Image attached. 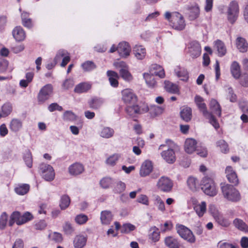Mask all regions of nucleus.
Listing matches in <instances>:
<instances>
[{
	"label": "nucleus",
	"instance_id": "1",
	"mask_svg": "<svg viewBox=\"0 0 248 248\" xmlns=\"http://www.w3.org/2000/svg\"><path fill=\"white\" fill-rule=\"evenodd\" d=\"M177 147V145L171 140L167 139L164 144L159 146V150H164L161 153V156L167 163L172 164L176 160V156L174 151Z\"/></svg>",
	"mask_w": 248,
	"mask_h": 248
},
{
	"label": "nucleus",
	"instance_id": "2",
	"mask_svg": "<svg viewBox=\"0 0 248 248\" xmlns=\"http://www.w3.org/2000/svg\"><path fill=\"white\" fill-rule=\"evenodd\" d=\"M221 189L223 197L227 200L232 202H237L240 200V192L232 185L221 184Z\"/></svg>",
	"mask_w": 248,
	"mask_h": 248
},
{
	"label": "nucleus",
	"instance_id": "3",
	"mask_svg": "<svg viewBox=\"0 0 248 248\" xmlns=\"http://www.w3.org/2000/svg\"><path fill=\"white\" fill-rule=\"evenodd\" d=\"M195 101L200 111L203 115L209 119L211 124L217 129L219 127V124L213 116L207 109L206 104L203 102V99L200 96H196Z\"/></svg>",
	"mask_w": 248,
	"mask_h": 248
},
{
	"label": "nucleus",
	"instance_id": "4",
	"mask_svg": "<svg viewBox=\"0 0 248 248\" xmlns=\"http://www.w3.org/2000/svg\"><path fill=\"white\" fill-rule=\"evenodd\" d=\"M202 189L205 194L211 197L215 196L217 193V189L214 181L208 177H204L202 179Z\"/></svg>",
	"mask_w": 248,
	"mask_h": 248
},
{
	"label": "nucleus",
	"instance_id": "5",
	"mask_svg": "<svg viewBox=\"0 0 248 248\" xmlns=\"http://www.w3.org/2000/svg\"><path fill=\"white\" fill-rule=\"evenodd\" d=\"M227 16L228 21L233 24L237 19L239 14V5L236 1H232L229 4L227 10Z\"/></svg>",
	"mask_w": 248,
	"mask_h": 248
},
{
	"label": "nucleus",
	"instance_id": "6",
	"mask_svg": "<svg viewBox=\"0 0 248 248\" xmlns=\"http://www.w3.org/2000/svg\"><path fill=\"white\" fill-rule=\"evenodd\" d=\"M39 171L42 177L47 181H51L55 177L54 170L50 165L41 163L39 166Z\"/></svg>",
	"mask_w": 248,
	"mask_h": 248
},
{
	"label": "nucleus",
	"instance_id": "7",
	"mask_svg": "<svg viewBox=\"0 0 248 248\" xmlns=\"http://www.w3.org/2000/svg\"><path fill=\"white\" fill-rule=\"evenodd\" d=\"M170 24L173 29L179 31L184 30L186 26L184 16L178 12L172 13Z\"/></svg>",
	"mask_w": 248,
	"mask_h": 248
},
{
	"label": "nucleus",
	"instance_id": "8",
	"mask_svg": "<svg viewBox=\"0 0 248 248\" xmlns=\"http://www.w3.org/2000/svg\"><path fill=\"white\" fill-rule=\"evenodd\" d=\"M53 90V86L51 84L44 86L39 91L37 95L38 103L42 104L48 100L52 95Z\"/></svg>",
	"mask_w": 248,
	"mask_h": 248
},
{
	"label": "nucleus",
	"instance_id": "9",
	"mask_svg": "<svg viewBox=\"0 0 248 248\" xmlns=\"http://www.w3.org/2000/svg\"><path fill=\"white\" fill-rule=\"evenodd\" d=\"M176 230L177 233L184 239L191 243L195 242V237L194 234L188 228L183 225H177Z\"/></svg>",
	"mask_w": 248,
	"mask_h": 248
},
{
	"label": "nucleus",
	"instance_id": "10",
	"mask_svg": "<svg viewBox=\"0 0 248 248\" xmlns=\"http://www.w3.org/2000/svg\"><path fill=\"white\" fill-rule=\"evenodd\" d=\"M173 185L172 181L169 177L166 176H162L156 184L157 188L165 192L170 191Z\"/></svg>",
	"mask_w": 248,
	"mask_h": 248
},
{
	"label": "nucleus",
	"instance_id": "11",
	"mask_svg": "<svg viewBox=\"0 0 248 248\" xmlns=\"http://www.w3.org/2000/svg\"><path fill=\"white\" fill-rule=\"evenodd\" d=\"M188 53L193 58H197L201 54L202 48L200 44L197 41L190 42L188 46Z\"/></svg>",
	"mask_w": 248,
	"mask_h": 248
},
{
	"label": "nucleus",
	"instance_id": "12",
	"mask_svg": "<svg viewBox=\"0 0 248 248\" xmlns=\"http://www.w3.org/2000/svg\"><path fill=\"white\" fill-rule=\"evenodd\" d=\"M186 8L188 11V15L190 20H194L199 17L200 9L197 3L188 4L186 6Z\"/></svg>",
	"mask_w": 248,
	"mask_h": 248
},
{
	"label": "nucleus",
	"instance_id": "13",
	"mask_svg": "<svg viewBox=\"0 0 248 248\" xmlns=\"http://www.w3.org/2000/svg\"><path fill=\"white\" fill-rule=\"evenodd\" d=\"M122 99L125 104L130 105L136 102L137 97L131 90L125 89L122 91Z\"/></svg>",
	"mask_w": 248,
	"mask_h": 248
},
{
	"label": "nucleus",
	"instance_id": "14",
	"mask_svg": "<svg viewBox=\"0 0 248 248\" xmlns=\"http://www.w3.org/2000/svg\"><path fill=\"white\" fill-rule=\"evenodd\" d=\"M84 166L80 163L76 162L71 165L68 168L69 174L73 176H77L84 171Z\"/></svg>",
	"mask_w": 248,
	"mask_h": 248
},
{
	"label": "nucleus",
	"instance_id": "15",
	"mask_svg": "<svg viewBox=\"0 0 248 248\" xmlns=\"http://www.w3.org/2000/svg\"><path fill=\"white\" fill-rule=\"evenodd\" d=\"M164 110V108H163L156 105L151 106L149 108L147 106L143 108L144 113L149 111L151 116L153 118L161 115Z\"/></svg>",
	"mask_w": 248,
	"mask_h": 248
},
{
	"label": "nucleus",
	"instance_id": "16",
	"mask_svg": "<svg viewBox=\"0 0 248 248\" xmlns=\"http://www.w3.org/2000/svg\"><path fill=\"white\" fill-rule=\"evenodd\" d=\"M117 51L122 57H126L129 55L131 47L129 44L126 42H122L117 46Z\"/></svg>",
	"mask_w": 248,
	"mask_h": 248
},
{
	"label": "nucleus",
	"instance_id": "17",
	"mask_svg": "<svg viewBox=\"0 0 248 248\" xmlns=\"http://www.w3.org/2000/svg\"><path fill=\"white\" fill-rule=\"evenodd\" d=\"M196 201H193L194 210L196 212L197 215L199 217H202L205 213L206 212V203L205 202H202L201 203H196Z\"/></svg>",
	"mask_w": 248,
	"mask_h": 248
},
{
	"label": "nucleus",
	"instance_id": "18",
	"mask_svg": "<svg viewBox=\"0 0 248 248\" xmlns=\"http://www.w3.org/2000/svg\"><path fill=\"white\" fill-rule=\"evenodd\" d=\"M226 177L230 183L237 185L238 184V179L235 171L231 166H227L225 169Z\"/></svg>",
	"mask_w": 248,
	"mask_h": 248
},
{
	"label": "nucleus",
	"instance_id": "19",
	"mask_svg": "<svg viewBox=\"0 0 248 248\" xmlns=\"http://www.w3.org/2000/svg\"><path fill=\"white\" fill-rule=\"evenodd\" d=\"M197 141L192 138H188L186 139L185 142V150L187 154H192L197 147Z\"/></svg>",
	"mask_w": 248,
	"mask_h": 248
},
{
	"label": "nucleus",
	"instance_id": "20",
	"mask_svg": "<svg viewBox=\"0 0 248 248\" xmlns=\"http://www.w3.org/2000/svg\"><path fill=\"white\" fill-rule=\"evenodd\" d=\"M126 113L132 118L136 117L138 115L144 113L143 108L140 109L138 105H128L125 108Z\"/></svg>",
	"mask_w": 248,
	"mask_h": 248
},
{
	"label": "nucleus",
	"instance_id": "21",
	"mask_svg": "<svg viewBox=\"0 0 248 248\" xmlns=\"http://www.w3.org/2000/svg\"><path fill=\"white\" fill-rule=\"evenodd\" d=\"M153 165L149 160L145 161L140 167V174L142 177L148 175L152 171Z\"/></svg>",
	"mask_w": 248,
	"mask_h": 248
},
{
	"label": "nucleus",
	"instance_id": "22",
	"mask_svg": "<svg viewBox=\"0 0 248 248\" xmlns=\"http://www.w3.org/2000/svg\"><path fill=\"white\" fill-rule=\"evenodd\" d=\"M17 213H18L17 220V225H23L33 218V215L29 212H26L22 215L18 211Z\"/></svg>",
	"mask_w": 248,
	"mask_h": 248
},
{
	"label": "nucleus",
	"instance_id": "23",
	"mask_svg": "<svg viewBox=\"0 0 248 248\" xmlns=\"http://www.w3.org/2000/svg\"><path fill=\"white\" fill-rule=\"evenodd\" d=\"M210 112L212 114L214 113L218 116H221V108L218 102L215 99H212L209 104Z\"/></svg>",
	"mask_w": 248,
	"mask_h": 248
},
{
	"label": "nucleus",
	"instance_id": "24",
	"mask_svg": "<svg viewBox=\"0 0 248 248\" xmlns=\"http://www.w3.org/2000/svg\"><path fill=\"white\" fill-rule=\"evenodd\" d=\"M214 48L217 50L219 57L224 56L227 52V49L224 43L220 40H217L214 42Z\"/></svg>",
	"mask_w": 248,
	"mask_h": 248
},
{
	"label": "nucleus",
	"instance_id": "25",
	"mask_svg": "<svg viewBox=\"0 0 248 248\" xmlns=\"http://www.w3.org/2000/svg\"><path fill=\"white\" fill-rule=\"evenodd\" d=\"M12 33L13 37L17 41H22L25 38V32L23 29L20 26L16 27L13 30Z\"/></svg>",
	"mask_w": 248,
	"mask_h": 248
},
{
	"label": "nucleus",
	"instance_id": "26",
	"mask_svg": "<svg viewBox=\"0 0 248 248\" xmlns=\"http://www.w3.org/2000/svg\"><path fill=\"white\" fill-rule=\"evenodd\" d=\"M135 56L139 60L143 59L146 54L145 48L141 45H136L133 48Z\"/></svg>",
	"mask_w": 248,
	"mask_h": 248
},
{
	"label": "nucleus",
	"instance_id": "27",
	"mask_svg": "<svg viewBox=\"0 0 248 248\" xmlns=\"http://www.w3.org/2000/svg\"><path fill=\"white\" fill-rule=\"evenodd\" d=\"M87 237L84 235L79 234L76 236L73 244L75 248H82L86 245Z\"/></svg>",
	"mask_w": 248,
	"mask_h": 248
},
{
	"label": "nucleus",
	"instance_id": "28",
	"mask_svg": "<svg viewBox=\"0 0 248 248\" xmlns=\"http://www.w3.org/2000/svg\"><path fill=\"white\" fill-rule=\"evenodd\" d=\"M112 219L113 215L110 211L105 210L101 212L100 219L102 224L108 225L112 220Z\"/></svg>",
	"mask_w": 248,
	"mask_h": 248
},
{
	"label": "nucleus",
	"instance_id": "29",
	"mask_svg": "<svg viewBox=\"0 0 248 248\" xmlns=\"http://www.w3.org/2000/svg\"><path fill=\"white\" fill-rule=\"evenodd\" d=\"M107 75L108 77V80L111 86L113 87H117L118 86V74L113 71L108 70L107 72Z\"/></svg>",
	"mask_w": 248,
	"mask_h": 248
},
{
	"label": "nucleus",
	"instance_id": "30",
	"mask_svg": "<svg viewBox=\"0 0 248 248\" xmlns=\"http://www.w3.org/2000/svg\"><path fill=\"white\" fill-rule=\"evenodd\" d=\"M22 127V121L16 118L12 119L9 124V128L10 130L14 132H17L19 131Z\"/></svg>",
	"mask_w": 248,
	"mask_h": 248
},
{
	"label": "nucleus",
	"instance_id": "31",
	"mask_svg": "<svg viewBox=\"0 0 248 248\" xmlns=\"http://www.w3.org/2000/svg\"><path fill=\"white\" fill-rule=\"evenodd\" d=\"M236 47L241 52H246L248 50V44L246 40L242 37H238L236 39Z\"/></svg>",
	"mask_w": 248,
	"mask_h": 248
},
{
	"label": "nucleus",
	"instance_id": "32",
	"mask_svg": "<svg viewBox=\"0 0 248 248\" xmlns=\"http://www.w3.org/2000/svg\"><path fill=\"white\" fill-rule=\"evenodd\" d=\"M91 87V84L89 82H81L76 85L74 91L78 93H85L89 91Z\"/></svg>",
	"mask_w": 248,
	"mask_h": 248
},
{
	"label": "nucleus",
	"instance_id": "33",
	"mask_svg": "<svg viewBox=\"0 0 248 248\" xmlns=\"http://www.w3.org/2000/svg\"><path fill=\"white\" fill-rule=\"evenodd\" d=\"M114 133L115 131L113 128L106 126L101 129L99 135L103 138L109 139L114 136Z\"/></svg>",
	"mask_w": 248,
	"mask_h": 248
},
{
	"label": "nucleus",
	"instance_id": "34",
	"mask_svg": "<svg viewBox=\"0 0 248 248\" xmlns=\"http://www.w3.org/2000/svg\"><path fill=\"white\" fill-rule=\"evenodd\" d=\"M30 186L28 184H24L18 185L15 188V192L19 195H24L27 194L30 190Z\"/></svg>",
	"mask_w": 248,
	"mask_h": 248
},
{
	"label": "nucleus",
	"instance_id": "35",
	"mask_svg": "<svg viewBox=\"0 0 248 248\" xmlns=\"http://www.w3.org/2000/svg\"><path fill=\"white\" fill-rule=\"evenodd\" d=\"M121 157V155L119 154H114L108 156L105 161L107 165L110 167L115 166Z\"/></svg>",
	"mask_w": 248,
	"mask_h": 248
},
{
	"label": "nucleus",
	"instance_id": "36",
	"mask_svg": "<svg viewBox=\"0 0 248 248\" xmlns=\"http://www.w3.org/2000/svg\"><path fill=\"white\" fill-rule=\"evenodd\" d=\"M143 78L148 87L154 88L156 86V81L153 74L144 73Z\"/></svg>",
	"mask_w": 248,
	"mask_h": 248
},
{
	"label": "nucleus",
	"instance_id": "37",
	"mask_svg": "<svg viewBox=\"0 0 248 248\" xmlns=\"http://www.w3.org/2000/svg\"><path fill=\"white\" fill-rule=\"evenodd\" d=\"M151 70L153 71V75L158 76L160 78H164L165 76L164 69L159 65L157 64H153L151 66Z\"/></svg>",
	"mask_w": 248,
	"mask_h": 248
},
{
	"label": "nucleus",
	"instance_id": "38",
	"mask_svg": "<svg viewBox=\"0 0 248 248\" xmlns=\"http://www.w3.org/2000/svg\"><path fill=\"white\" fill-rule=\"evenodd\" d=\"M181 118L186 122H188L191 119L192 110L189 107H184L180 112Z\"/></svg>",
	"mask_w": 248,
	"mask_h": 248
},
{
	"label": "nucleus",
	"instance_id": "39",
	"mask_svg": "<svg viewBox=\"0 0 248 248\" xmlns=\"http://www.w3.org/2000/svg\"><path fill=\"white\" fill-rule=\"evenodd\" d=\"M176 75L183 81H187L188 79V74L186 70L183 68L178 67L175 69Z\"/></svg>",
	"mask_w": 248,
	"mask_h": 248
},
{
	"label": "nucleus",
	"instance_id": "40",
	"mask_svg": "<svg viewBox=\"0 0 248 248\" xmlns=\"http://www.w3.org/2000/svg\"><path fill=\"white\" fill-rule=\"evenodd\" d=\"M164 88L168 92L171 93H178L179 88L176 84L169 81H165L164 82Z\"/></svg>",
	"mask_w": 248,
	"mask_h": 248
},
{
	"label": "nucleus",
	"instance_id": "41",
	"mask_svg": "<svg viewBox=\"0 0 248 248\" xmlns=\"http://www.w3.org/2000/svg\"><path fill=\"white\" fill-rule=\"evenodd\" d=\"M165 243L166 245L169 248H179V244L177 240L172 237L169 236L166 237L165 239Z\"/></svg>",
	"mask_w": 248,
	"mask_h": 248
},
{
	"label": "nucleus",
	"instance_id": "42",
	"mask_svg": "<svg viewBox=\"0 0 248 248\" xmlns=\"http://www.w3.org/2000/svg\"><path fill=\"white\" fill-rule=\"evenodd\" d=\"M231 72L233 77L238 79L240 78L241 75L240 66L238 62H232L231 65Z\"/></svg>",
	"mask_w": 248,
	"mask_h": 248
},
{
	"label": "nucleus",
	"instance_id": "43",
	"mask_svg": "<svg viewBox=\"0 0 248 248\" xmlns=\"http://www.w3.org/2000/svg\"><path fill=\"white\" fill-rule=\"evenodd\" d=\"M187 184L189 188L192 191L196 190L199 187V181L194 177H189L187 180Z\"/></svg>",
	"mask_w": 248,
	"mask_h": 248
},
{
	"label": "nucleus",
	"instance_id": "44",
	"mask_svg": "<svg viewBox=\"0 0 248 248\" xmlns=\"http://www.w3.org/2000/svg\"><path fill=\"white\" fill-rule=\"evenodd\" d=\"M233 223L236 228L241 231L245 232V231L248 230L247 225L240 219L235 218Z\"/></svg>",
	"mask_w": 248,
	"mask_h": 248
},
{
	"label": "nucleus",
	"instance_id": "45",
	"mask_svg": "<svg viewBox=\"0 0 248 248\" xmlns=\"http://www.w3.org/2000/svg\"><path fill=\"white\" fill-rule=\"evenodd\" d=\"M103 103L104 101L102 98H94L89 102V104L91 108L97 109L100 107Z\"/></svg>",
	"mask_w": 248,
	"mask_h": 248
},
{
	"label": "nucleus",
	"instance_id": "46",
	"mask_svg": "<svg viewBox=\"0 0 248 248\" xmlns=\"http://www.w3.org/2000/svg\"><path fill=\"white\" fill-rule=\"evenodd\" d=\"M23 159L27 166L29 168H31L32 166V158L30 150L28 149L26 151Z\"/></svg>",
	"mask_w": 248,
	"mask_h": 248
},
{
	"label": "nucleus",
	"instance_id": "47",
	"mask_svg": "<svg viewBox=\"0 0 248 248\" xmlns=\"http://www.w3.org/2000/svg\"><path fill=\"white\" fill-rule=\"evenodd\" d=\"M215 219L218 224L225 227H228L231 223L230 221L228 218L224 217L221 214H220L219 216H217V217L215 218Z\"/></svg>",
	"mask_w": 248,
	"mask_h": 248
},
{
	"label": "nucleus",
	"instance_id": "48",
	"mask_svg": "<svg viewBox=\"0 0 248 248\" xmlns=\"http://www.w3.org/2000/svg\"><path fill=\"white\" fill-rule=\"evenodd\" d=\"M113 184V180L110 177H104L100 181L101 186L104 189L108 188Z\"/></svg>",
	"mask_w": 248,
	"mask_h": 248
},
{
	"label": "nucleus",
	"instance_id": "49",
	"mask_svg": "<svg viewBox=\"0 0 248 248\" xmlns=\"http://www.w3.org/2000/svg\"><path fill=\"white\" fill-rule=\"evenodd\" d=\"M89 218L87 215L83 214L77 215L75 217V221L78 224L83 225L85 224Z\"/></svg>",
	"mask_w": 248,
	"mask_h": 248
},
{
	"label": "nucleus",
	"instance_id": "50",
	"mask_svg": "<svg viewBox=\"0 0 248 248\" xmlns=\"http://www.w3.org/2000/svg\"><path fill=\"white\" fill-rule=\"evenodd\" d=\"M13 110L12 105L9 102L6 103L1 107V111L3 113L4 116H8L10 114Z\"/></svg>",
	"mask_w": 248,
	"mask_h": 248
},
{
	"label": "nucleus",
	"instance_id": "51",
	"mask_svg": "<svg viewBox=\"0 0 248 248\" xmlns=\"http://www.w3.org/2000/svg\"><path fill=\"white\" fill-rule=\"evenodd\" d=\"M217 146L219 147L221 152L223 153H227L229 151L227 143L223 140L217 141Z\"/></svg>",
	"mask_w": 248,
	"mask_h": 248
},
{
	"label": "nucleus",
	"instance_id": "52",
	"mask_svg": "<svg viewBox=\"0 0 248 248\" xmlns=\"http://www.w3.org/2000/svg\"><path fill=\"white\" fill-rule=\"evenodd\" d=\"M154 203L157 207L158 210L162 212H164L165 210L164 202L159 196L156 195L155 196Z\"/></svg>",
	"mask_w": 248,
	"mask_h": 248
},
{
	"label": "nucleus",
	"instance_id": "53",
	"mask_svg": "<svg viewBox=\"0 0 248 248\" xmlns=\"http://www.w3.org/2000/svg\"><path fill=\"white\" fill-rule=\"evenodd\" d=\"M119 73L121 77L125 80L130 81L133 78L132 76L128 70V67L126 69H120Z\"/></svg>",
	"mask_w": 248,
	"mask_h": 248
},
{
	"label": "nucleus",
	"instance_id": "54",
	"mask_svg": "<svg viewBox=\"0 0 248 248\" xmlns=\"http://www.w3.org/2000/svg\"><path fill=\"white\" fill-rule=\"evenodd\" d=\"M85 71H90L96 68L95 64L92 61H87L81 65Z\"/></svg>",
	"mask_w": 248,
	"mask_h": 248
},
{
	"label": "nucleus",
	"instance_id": "55",
	"mask_svg": "<svg viewBox=\"0 0 248 248\" xmlns=\"http://www.w3.org/2000/svg\"><path fill=\"white\" fill-rule=\"evenodd\" d=\"M63 231L65 234L71 235L74 232L75 229L70 223L66 222L63 228Z\"/></svg>",
	"mask_w": 248,
	"mask_h": 248
},
{
	"label": "nucleus",
	"instance_id": "56",
	"mask_svg": "<svg viewBox=\"0 0 248 248\" xmlns=\"http://www.w3.org/2000/svg\"><path fill=\"white\" fill-rule=\"evenodd\" d=\"M8 215L6 212H3L0 216V229L3 230L6 226L8 220Z\"/></svg>",
	"mask_w": 248,
	"mask_h": 248
},
{
	"label": "nucleus",
	"instance_id": "57",
	"mask_svg": "<svg viewBox=\"0 0 248 248\" xmlns=\"http://www.w3.org/2000/svg\"><path fill=\"white\" fill-rule=\"evenodd\" d=\"M227 98L231 102H236L237 97L236 94L234 93L232 87H229L227 89Z\"/></svg>",
	"mask_w": 248,
	"mask_h": 248
},
{
	"label": "nucleus",
	"instance_id": "58",
	"mask_svg": "<svg viewBox=\"0 0 248 248\" xmlns=\"http://www.w3.org/2000/svg\"><path fill=\"white\" fill-rule=\"evenodd\" d=\"M208 210L214 219L220 214L214 204H210L209 205Z\"/></svg>",
	"mask_w": 248,
	"mask_h": 248
},
{
	"label": "nucleus",
	"instance_id": "59",
	"mask_svg": "<svg viewBox=\"0 0 248 248\" xmlns=\"http://www.w3.org/2000/svg\"><path fill=\"white\" fill-rule=\"evenodd\" d=\"M135 229V226L130 223H126L123 225L122 232L124 233H129Z\"/></svg>",
	"mask_w": 248,
	"mask_h": 248
},
{
	"label": "nucleus",
	"instance_id": "60",
	"mask_svg": "<svg viewBox=\"0 0 248 248\" xmlns=\"http://www.w3.org/2000/svg\"><path fill=\"white\" fill-rule=\"evenodd\" d=\"M154 230L150 235V239H151L154 242H156L159 240L160 234L158 230L155 227Z\"/></svg>",
	"mask_w": 248,
	"mask_h": 248
},
{
	"label": "nucleus",
	"instance_id": "61",
	"mask_svg": "<svg viewBox=\"0 0 248 248\" xmlns=\"http://www.w3.org/2000/svg\"><path fill=\"white\" fill-rule=\"evenodd\" d=\"M137 202L145 205H148L149 203L148 197L144 194L140 195L137 199Z\"/></svg>",
	"mask_w": 248,
	"mask_h": 248
},
{
	"label": "nucleus",
	"instance_id": "62",
	"mask_svg": "<svg viewBox=\"0 0 248 248\" xmlns=\"http://www.w3.org/2000/svg\"><path fill=\"white\" fill-rule=\"evenodd\" d=\"M47 109L51 112L56 110L61 111H62V107L56 103H53L48 106Z\"/></svg>",
	"mask_w": 248,
	"mask_h": 248
},
{
	"label": "nucleus",
	"instance_id": "63",
	"mask_svg": "<svg viewBox=\"0 0 248 248\" xmlns=\"http://www.w3.org/2000/svg\"><path fill=\"white\" fill-rule=\"evenodd\" d=\"M239 106L241 110L244 113L248 112V102L245 100L240 101L239 103Z\"/></svg>",
	"mask_w": 248,
	"mask_h": 248
},
{
	"label": "nucleus",
	"instance_id": "64",
	"mask_svg": "<svg viewBox=\"0 0 248 248\" xmlns=\"http://www.w3.org/2000/svg\"><path fill=\"white\" fill-rule=\"evenodd\" d=\"M240 77V83L245 87H248V75L244 74Z\"/></svg>",
	"mask_w": 248,
	"mask_h": 248
}]
</instances>
